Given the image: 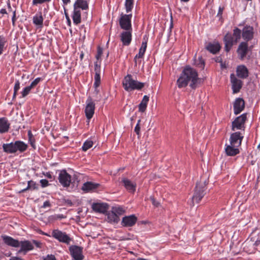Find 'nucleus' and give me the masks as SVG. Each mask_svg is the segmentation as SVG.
Segmentation results:
<instances>
[{"instance_id":"obj_1","label":"nucleus","mask_w":260,"mask_h":260,"mask_svg":"<svg viewBox=\"0 0 260 260\" xmlns=\"http://www.w3.org/2000/svg\"><path fill=\"white\" fill-rule=\"evenodd\" d=\"M188 83L189 86L192 89L196 88L200 83V79L198 78L197 71L189 67H186L182 72L180 77L177 81V84L179 88L186 87Z\"/></svg>"},{"instance_id":"obj_2","label":"nucleus","mask_w":260,"mask_h":260,"mask_svg":"<svg viewBox=\"0 0 260 260\" xmlns=\"http://www.w3.org/2000/svg\"><path fill=\"white\" fill-rule=\"evenodd\" d=\"M208 183V181L205 178H201L200 181L197 183L192 197V206H194L195 203H199L205 195Z\"/></svg>"},{"instance_id":"obj_3","label":"nucleus","mask_w":260,"mask_h":260,"mask_svg":"<svg viewBox=\"0 0 260 260\" xmlns=\"http://www.w3.org/2000/svg\"><path fill=\"white\" fill-rule=\"evenodd\" d=\"M123 87L126 91H130L135 89H141L144 86L143 83L135 80L131 75H127L122 81Z\"/></svg>"},{"instance_id":"obj_4","label":"nucleus","mask_w":260,"mask_h":260,"mask_svg":"<svg viewBox=\"0 0 260 260\" xmlns=\"http://www.w3.org/2000/svg\"><path fill=\"white\" fill-rule=\"evenodd\" d=\"M247 119V113H244L236 119L232 123V129H242L245 128V123Z\"/></svg>"},{"instance_id":"obj_5","label":"nucleus","mask_w":260,"mask_h":260,"mask_svg":"<svg viewBox=\"0 0 260 260\" xmlns=\"http://www.w3.org/2000/svg\"><path fill=\"white\" fill-rule=\"evenodd\" d=\"M251 49L252 46L248 47V43L246 42L240 43L237 50L239 58L241 60H244L248 52L251 51Z\"/></svg>"},{"instance_id":"obj_6","label":"nucleus","mask_w":260,"mask_h":260,"mask_svg":"<svg viewBox=\"0 0 260 260\" xmlns=\"http://www.w3.org/2000/svg\"><path fill=\"white\" fill-rule=\"evenodd\" d=\"M52 236L58 240L59 242L64 243L67 244H70L71 241V238L64 232H62L58 230H55L52 231Z\"/></svg>"},{"instance_id":"obj_7","label":"nucleus","mask_w":260,"mask_h":260,"mask_svg":"<svg viewBox=\"0 0 260 260\" xmlns=\"http://www.w3.org/2000/svg\"><path fill=\"white\" fill-rule=\"evenodd\" d=\"M71 254L74 260H83V248L77 245H72L69 247Z\"/></svg>"},{"instance_id":"obj_8","label":"nucleus","mask_w":260,"mask_h":260,"mask_svg":"<svg viewBox=\"0 0 260 260\" xmlns=\"http://www.w3.org/2000/svg\"><path fill=\"white\" fill-rule=\"evenodd\" d=\"M132 14L122 15L119 20V24L121 28L125 30H132L131 18Z\"/></svg>"},{"instance_id":"obj_9","label":"nucleus","mask_w":260,"mask_h":260,"mask_svg":"<svg viewBox=\"0 0 260 260\" xmlns=\"http://www.w3.org/2000/svg\"><path fill=\"white\" fill-rule=\"evenodd\" d=\"M230 79L233 93L239 92L242 88L243 82L241 80L238 79L234 74H231Z\"/></svg>"},{"instance_id":"obj_10","label":"nucleus","mask_w":260,"mask_h":260,"mask_svg":"<svg viewBox=\"0 0 260 260\" xmlns=\"http://www.w3.org/2000/svg\"><path fill=\"white\" fill-rule=\"evenodd\" d=\"M58 180L63 187H69L71 181V176L66 170H62L59 174Z\"/></svg>"},{"instance_id":"obj_11","label":"nucleus","mask_w":260,"mask_h":260,"mask_svg":"<svg viewBox=\"0 0 260 260\" xmlns=\"http://www.w3.org/2000/svg\"><path fill=\"white\" fill-rule=\"evenodd\" d=\"M243 136L239 132H235L231 135L230 141V144L233 146H240L241 144Z\"/></svg>"},{"instance_id":"obj_12","label":"nucleus","mask_w":260,"mask_h":260,"mask_svg":"<svg viewBox=\"0 0 260 260\" xmlns=\"http://www.w3.org/2000/svg\"><path fill=\"white\" fill-rule=\"evenodd\" d=\"M86 103L87 105L85 109V113L86 118L88 119H90L94 113L95 104L90 98L88 99Z\"/></svg>"},{"instance_id":"obj_13","label":"nucleus","mask_w":260,"mask_h":260,"mask_svg":"<svg viewBox=\"0 0 260 260\" xmlns=\"http://www.w3.org/2000/svg\"><path fill=\"white\" fill-rule=\"evenodd\" d=\"M223 42L224 43V50L228 52L230 51L234 44L235 43L231 34L227 33L223 38Z\"/></svg>"},{"instance_id":"obj_14","label":"nucleus","mask_w":260,"mask_h":260,"mask_svg":"<svg viewBox=\"0 0 260 260\" xmlns=\"http://www.w3.org/2000/svg\"><path fill=\"white\" fill-rule=\"evenodd\" d=\"M245 108V102L242 98H238L234 103V111L235 115L241 112Z\"/></svg>"},{"instance_id":"obj_15","label":"nucleus","mask_w":260,"mask_h":260,"mask_svg":"<svg viewBox=\"0 0 260 260\" xmlns=\"http://www.w3.org/2000/svg\"><path fill=\"white\" fill-rule=\"evenodd\" d=\"M137 218L134 215L126 216L123 217L121 225L124 227H131L135 224Z\"/></svg>"},{"instance_id":"obj_16","label":"nucleus","mask_w":260,"mask_h":260,"mask_svg":"<svg viewBox=\"0 0 260 260\" xmlns=\"http://www.w3.org/2000/svg\"><path fill=\"white\" fill-rule=\"evenodd\" d=\"M92 210L97 213H105L109 209V205L107 203H93L92 205Z\"/></svg>"},{"instance_id":"obj_17","label":"nucleus","mask_w":260,"mask_h":260,"mask_svg":"<svg viewBox=\"0 0 260 260\" xmlns=\"http://www.w3.org/2000/svg\"><path fill=\"white\" fill-rule=\"evenodd\" d=\"M236 75L241 79H246L249 76L248 69L244 65L238 66L236 68Z\"/></svg>"},{"instance_id":"obj_18","label":"nucleus","mask_w":260,"mask_h":260,"mask_svg":"<svg viewBox=\"0 0 260 260\" xmlns=\"http://www.w3.org/2000/svg\"><path fill=\"white\" fill-rule=\"evenodd\" d=\"M120 40L123 45H129L132 41V30L123 31L120 35Z\"/></svg>"},{"instance_id":"obj_19","label":"nucleus","mask_w":260,"mask_h":260,"mask_svg":"<svg viewBox=\"0 0 260 260\" xmlns=\"http://www.w3.org/2000/svg\"><path fill=\"white\" fill-rule=\"evenodd\" d=\"M253 28L250 26H245L242 32V37L244 40L248 41L253 38Z\"/></svg>"},{"instance_id":"obj_20","label":"nucleus","mask_w":260,"mask_h":260,"mask_svg":"<svg viewBox=\"0 0 260 260\" xmlns=\"http://www.w3.org/2000/svg\"><path fill=\"white\" fill-rule=\"evenodd\" d=\"M121 181L123 183L125 188L129 192L134 193L135 191L136 187L135 183H133L131 180L126 178H123Z\"/></svg>"},{"instance_id":"obj_21","label":"nucleus","mask_w":260,"mask_h":260,"mask_svg":"<svg viewBox=\"0 0 260 260\" xmlns=\"http://www.w3.org/2000/svg\"><path fill=\"white\" fill-rule=\"evenodd\" d=\"M225 146V152L228 156H235L240 152L238 146H233L231 144H226Z\"/></svg>"},{"instance_id":"obj_22","label":"nucleus","mask_w":260,"mask_h":260,"mask_svg":"<svg viewBox=\"0 0 260 260\" xmlns=\"http://www.w3.org/2000/svg\"><path fill=\"white\" fill-rule=\"evenodd\" d=\"M2 237L5 243L7 245L14 247H18L20 246V242L19 241L8 236H4Z\"/></svg>"},{"instance_id":"obj_23","label":"nucleus","mask_w":260,"mask_h":260,"mask_svg":"<svg viewBox=\"0 0 260 260\" xmlns=\"http://www.w3.org/2000/svg\"><path fill=\"white\" fill-rule=\"evenodd\" d=\"M10 123L6 118H0V133L3 134L8 132Z\"/></svg>"},{"instance_id":"obj_24","label":"nucleus","mask_w":260,"mask_h":260,"mask_svg":"<svg viewBox=\"0 0 260 260\" xmlns=\"http://www.w3.org/2000/svg\"><path fill=\"white\" fill-rule=\"evenodd\" d=\"M20 246H21V248L18 251L19 253L23 251H24L25 253L26 251L32 250L34 248L32 244L28 241H21L20 243Z\"/></svg>"},{"instance_id":"obj_25","label":"nucleus","mask_w":260,"mask_h":260,"mask_svg":"<svg viewBox=\"0 0 260 260\" xmlns=\"http://www.w3.org/2000/svg\"><path fill=\"white\" fill-rule=\"evenodd\" d=\"M220 46L218 43L212 44L209 43L206 46V49L213 54H216L220 49Z\"/></svg>"},{"instance_id":"obj_26","label":"nucleus","mask_w":260,"mask_h":260,"mask_svg":"<svg viewBox=\"0 0 260 260\" xmlns=\"http://www.w3.org/2000/svg\"><path fill=\"white\" fill-rule=\"evenodd\" d=\"M82 9V10H87L88 8V5L87 2L85 0H76L74 5V9L80 10L79 9Z\"/></svg>"},{"instance_id":"obj_27","label":"nucleus","mask_w":260,"mask_h":260,"mask_svg":"<svg viewBox=\"0 0 260 260\" xmlns=\"http://www.w3.org/2000/svg\"><path fill=\"white\" fill-rule=\"evenodd\" d=\"M100 186V184L95 183L92 182H87L83 184L82 189L84 191H89L97 188Z\"/></svg>"},{"instance_id":"obj_28","label":"nucleus","mask_w":260,"mask_h":260,"mask_svg":"<svg viewBox=\"0 0 260 260\" xmlns=\"http://www.w3.org/2000/svg\"><path fill=\"white\" fill-rule=\"evenodd\" d=\"M3 148L4 152L8 153H13L16 152L15 143L11 142L8 144H4Z\"/></svg>"},{"instance_id":"obj_29","label":"nucleus","mask_w":260,"mask_h":260,"mask_svg":"<svg viewBox=\"0 0 260 260\" xmlns=\"http://www.w3.org/2000/svg\"><path fill=\"white\" fill-rule=\"evenodd\" d=\"M149 98L148 96H147V95L144 96L141 102L140 103V104L139 105V111H140L141 112H144L145 111L146 108H147V103L149 101Z\"/></svg>"},{"instance_id":"obj_30","label":"nucleus","mask_w":260,"mask_h":260,"mask_svg":"<svg viewBox=\"0 0 260 260\" xmlns=\"http://www.w3.org/2000/svg\"><path fill=\"white\" fill-rule=\"evenodd\" d=\"M73 22L75 24H78L81 22V11L80 10L74 9L73 15Z\"/></svg>"},{"instance_id":"obj_31","label":"nucleus","mask_w":260,"mask_h":260,"mask_svg":"<svg viewBox=\"0 0 260 260\" xmlns=\"http://www.w3.org/2000/svg\"><path fill=\"white\" fill-rule=\"evenodd\" d=\"M15 146L16 149V151L18 150L20 152H23L27 148V146L26 144L20 141H16L15 142Z\"/></svg>"},{"instance_id":"obj_32","label":"nucleus","mask_w":260,"mask_h":260,"mask_svg":"<svg viewBox=\"0 0 260 260\" xmlns=\"http://www.w3.org/2000/svg\"><path fill=\"white\" fill-rule=\"evenodd\" d=\"M232 36L234 38L235 43H236L241 38V30L237 27L235 28L233 30V35Z\"/></svg>"},{"instance_id":"obj_33","label":"nucleus","mask_w":260,"mask_h":260,"mask_svg":"<svg viewBox=\"0 0 260 260\" xmlns=\"http://www.w3.org/2000/svg\"><path fill=\"white\" fill-rule=\"evenodd\" d=\"M108 218L111 222L117 223L119 220V218L118 215L115 214L113 211L109 213L108 215Z\"/></svg>"},{"instance_id":"obj_34","label":"nucleus","mask_w":260,"mask_h":260,"mask_svg":"<svg viewBox=\"0 0 260 260\" xmlns=\"http://www.w3.org/2000/svg\"><path fill=\"white\" fill-rule=\"evenodd\" d=\"M38 189V185L36 183V182H35L34 181H32V180H30V181H28V185H27V187L23 189L22 190V192H24L25 191L28 190V189Z\"/></svg>"},{"instance_id":"obj_35","label":"nucleus","mask_w":260,"mask_h":260,"mask_svg":"<svg viewBox=\"0 0 260 260\" xmlns=\"http://www.w3.org/2000/svg\"><path fill=\"white\" fill-rule=\"evenodd\" d=\"M43 18L41 14L36 15L33 18V22L36 25H42L43 24Z\"/></svg>"},{"instance_id":"obj_36","label":"nucleus","mask_w":260,"mask_h":260,"mask_svg":"<svg viewBox=\"0 0 260 260\" xmlns=\"http://www.w3.org/2000/svg\"><path fill=\"white\" fill-rule=\"evenodd\" d=\"M134 0H125V7L127 13L131 11L134 6Z\"/></svg>"},{"instance_id":"obj_37","label":"nucleus","mask_w":260,"mask_h":260,"mask_svg":"<svg viewBox=\"0 0 260 260\" xmlns=\"http://www.w3.org/2000/svg\"><path fill=\"white\" fill-rule=\"evenodd\" d=\"M7 41L5 38L0 36V55L3 53Z\"/></svg>"},{"instance_id":"obj_38","label":"nucleus","mask_w":260,"mask_h":260,"mask_svg":"<svg viewBox=\"0 0 260 260\" xmlns=\"http://www.w3.org/2000/svg\"><path fill=\"white\" fill-rule=\"evenodd\" d=\"M93 145V142L91 140L86 141L82 146V150L84 151H87L88 149L90 148Z\"/></svg>"},{"instance_id":"obj_39","label":"nucleus","mask_w":260,"mask_h":260,"mask_svg":"<svg viewBox=\"0 0 260 260\" xmlns=\"http://www.w3.org/2000/svg\"><path fill=\"white\" fill-rule=\"evenodd\" d=\"M101 84V76L100 75L96 74H95L94 76V86L95 88L98 87Z\"/></svg>"},{"instance_id":"obj_40","label":"nucleus","mask_w":260,"mask_h":260,"mask_svg":"<svg viewBox=\"0 0 260 260\" xmlns=\"http://www.w3.org/2000/svg\"><path fill=\"white\" fill-rule=\"evenodd\" d=\"M145 52V51L143 50H141V49H139V53L136 55V56L134 58V61L135 62L136 64H137V58H142L144 56V54Z\"/></svg>"},{"instance_id":"obj_41","label":"nucleus","mask_w":260,"mask_h":260,"mask_svg":"<svg viewBox=\"0 0 260 260\" xmlns=\"http://www.w3.org/2000/svg\"><path fill=\"white\" fill-rule=\"evenodd\" d=\"M196 64L198 67L201 68V69L204 68L205 62L202 57L199 58V60L197 61Z\"/></svg>"},{"instance_id":"obj_42","label":"nucleus","mask_w":260,"mask_h":260,"mask_svg":"<svg viewBox=\"0 0 260 260\" xmlns=\"http://www.w3.org/2000/svg\"><path fill=\"white\" fill-rule=\"evenodd\" d=\"M113 212L117 214V215H121L122 214H123V213L124 212V210H123V209L122 208H120V207H118V208H115V209H114V210L113 211Z\"/></svg>"},{"instance_id":"obj_43","label":"nucleus","mask_w":260,"mask_h":260,"mask_svg":"<svg viewBox=\"0 0 260 260\" xmlns=\"http://www.w3.org/2000/svg\"><path fill=\"white\" fill-rule=\"evenodd\" d=\"M30 90L26 86L24 88L23 91L21 92L22 97L24 98L28 94Z\"/></svg>"},{"instance_id":"obj_44","label":"nucleus","mask_w":260,"mask_h":260,"mask_svg":"<svg viewBox=\"0 0 260 260\" xmlns=\"http://www.w3.org/2000/svg\"><path fill=\"white\" fill-rule=\"evenodd\" d=\"M94 71L95 74H98L100 75L101 74V67L98 64V62H95L94 63Z\"/></svg>"},{"instance_id":"obj_45","label":"nucleus","mask_w":260,"mask_h":260,"mask_svg":"<svg viewBox=\"0 0 260 260\" xmlns=\"http://www.w3.org/2000/svg\"><path fill=\"white\" fill-rule=\"evenodd\" d=\"M150 201H151L152 202V204L153 205V206H154L155 207H158L159 205H160V203L156 201L155 199L153 197H150Z\"/></svg>"},{"instance_id":"obj_46","label":"nucleus","mask_w":260,"mask_h":260,"mask_svg":"<svg viewBox=\"0 0 260 260\" xmlns=\"http://www.w3.org/2000/svg\"><path fill=\"white\" fill-rule=\"evenodd\" d=\"M102 53H103V49H102V48H101L100 47H99L98 48L97 54L96 55V58L98 60L99 59L101 58Z\"/></svg>"},{"instance_id":"obj_47","label":"nucleus","mask_w":260,"mask_h":260,"mask_svg":"<svg viewBox=\"0 0 260 260\" xmlns=\"http://www.w3.org/2000/svg\"><path fill=\"white\" fill-rule=\"evenodd\" d=\"M50 0H33L32 4L34 5H36L37 4H42L45 2H49Z\"/></svg>"},{"instance_id":"obj_48","label":"nucleus","mask_w":260,"mask_h":260,"mask_svg":"<svg viewBox=\"0 0 260 260\" xmlns=\"http://www.w3.org/2000/svg\"><path fill=\"white\" fill-rule=\"evenodd\" d=\"M40 183L42 187H46L49 185L48 181L46 179H41L40 180Z\"/></svg>"},{"instance_id":"obj_49","label":"nucleus","mask_w":260,"mask_h":260,"mask_svg":"<svg viewBox=\"0 0 260 260\" xmlns=\"http://www.w3.org/2000/svg\"><path fill=\"white\" fill-rule=\"evenodd\" d=\"M20 88V82L19 80H17L15 82L14 87V91H15V92H17L18 90Z\"/></svg>"},{"instance_id":"obj_50","label":"nucleus","mask_w":260,"mask_h":260,"mask_svg":"<svg viewBox=\"0 0 260 260\" xmlns=\"http://www.w3.org/2000/svg\"><path fill=\"white\" fill-rule=\"evenodd\" d=\"M140 122V120H139L138 121V123L135 128V132L136 133V134L137 135H139L140 131V127L139 126Z\"/></svg>"},{"instance_id":"obj_51","label":"nucleus","mask_w":260,"mask_h":260,"mask_svg":"<svg viewBox=\"0 0 260 260\" xmlns=\"http://www.w3.org/2000/svg\"><path fill=\"white\" fill-rule=\"evenodd\" d=\"M41 80V78H37L31 83V84H32V85H34V87H35L40 82Z\"/></svg>"},{"instance_id":"obj_52","label":"nucleus","mask_w":260,"mask_h":260,"mask_svg":"<svg viewBox=\"0 0 260 260\" xmlns=\"http://www.w3.org/2000/svg\"><path fill=\"white\" fill-rule=\"evenodd\" d=\"M15 20H16V11H14L13 13V17L12 18V24L13 26L15 25Z\"/></svg>"},{"instance_id":"obj_53","label":"nucleus","mask_w":260,"mask_h":260,"mask_svg":"<svg viewBox=\"0 0 260 260\" xmlns=\"http://www.w3.org/2000/svg\"><path fill=\"white\" fill-rule=\"evenodd\" d=\"M44 260H56L55 257L53 255H48Z\"/></svg>"},{"instance_id":"obj_54","label":"nucleus","mask_w":260,"mask_h":260,"mask_svg":"<svg viewBox=\"0 0 260 260\" xmlns=\"http://www.w3.org/2000/svg\"><path fill=\"white\" fill-rule=\"evenodd\" d=\"M146 48H147V42H143L142 43L141 47L140 48V49L141 50H143H143L146 51Z\"/></svg>"},{"instance_id":"obj_55","label":"nucleus","mask_w":260,"mask_h":260,"mask_svg":"<svg viewBox=\"0 0 260 260\" xmlns=\"http://www.w3.org/2000/svg\"><path fill=\"white\" fill-rule=\"evenodd\" d=\"M65 15H66V19L67 20V23H68V25L70 26H71V21L70 19V17L69 16H68V14L67 13H65Z\"/></svg>"},{"instance_id":"obj_56","label":"nucleus","mask_w":260,"mask_h":260,"mask_svg":"<svg viewBox=\"0 0 260 260\" xmlns=\"http://www.w3.org/2000/svg\"><path fill=\"white\" fill-rule=\"evenodd\" d=\"M50 206H51V204H50L49 201H46L44 203L42 207L45 208L47 207H50Z\"/></svg>"},{"instance_id":"obj_57","label":"nucleus","mask_w":260,"mask_h":260,"mask_svg":"<svg viewBox=\"0 0 260 260\" xmlns=\"http://www.w3.org/2000/svg\"><path fill=\"white\" fill-rule=\"evenodd\" d=\"M29 141L30 142V144L31 145V146L33 147V148H35V139L34 138H32V139H29Z\"/></svg>"},{"instance_id":"obj_58","label":"nucleus","mask_w":260,"mask_h":260,"mask_svg":"<svg viewBox=\"0 0 260 260\" xmlns=\"http://www.w3.org/2000/svg\"><path fill=\"white\" fill-rule=\"evenodd\" d=\"M223 11V8H222V7H220L219 8V9H218V13H217V16H219V17L221 16V15L222 14Z\"/></svg>"},{"instance_id":"obj_59","label":"nucleus","mask_w":260,"mask_h":260,"mask_svg":"<svg viewBox=\"0 0 260 260\" xmlns=\"http://www.w3.org/2000/svg\"><path fill=\"white\" fill-rule=\"evenodd\" d=\"M254 246L257 247L258 249H260V240H257L255 242L254 244Z\"/></svg>"},{"instance_id":"obj_60","label":"nucleus","mask_w":260,"mask_h":260,"mask_svg":"<svg viewBox=\"0 0 260 260\" xmlns=\"http://www.w3.org/2000/svg\"><path fill=\"white\" fill-rule=\"evenodd\" d=\"M65 203L67 205H69L70 206H72L73 205V203H72V202L71 201V200H65Z\"/></svg>"},{"instance_id":"obj_61","label":"nucleus","mask_w":260,"mask_h":260,"mask_svg":"<svg viewBox=\"0 0 260 260\" xmlns=\"http://www.w3.org/2000/svg\"><path fill=\"white\" fill-rule=\"evenodd\" d=\"M10 260H23L22 258L17 257V256H12Z\"/></svg>"},{"instance_id":"obj_62","label":"nucleus","mask_w":260,"mask_h":260,"mask_svg":"<svg viewBox=\"0 0 260 260\" xmlns=\"http://www.w3.org/2000/svg\"><path fill=\"white\" fill-rule=\"evenodd\" d=\"M63 218V216L62 215H55L53 217V218L55 219H57L58 218Z\"/></svg>"},{"instance_id":"obj_63","label":"nucleus","mask_w":260,"mask_h":260,"mask_svg":"<svg viewBox=\"0 0 260 260\" xmlns=\"http://www.w3.org/2000/svg\"><path fill=\"white\" fill-rule=\"evenodd\" d=\"M28 139H32V138H34L33 135L32 134V133H31L30 131H29L28 132Z\"/></svg>"},{"instance_id":"obj_64","label":"nucleus","mask_w":260,"mask_h":260,"mask_svg":"<svg viewBox=\"0 0 260 260\" xmlns=\"http://www.w3.org/2000/svg\"><path fill=\"white\" fill-rule=\"evenodd\" d=\"M0 12H1V13H2V14H6V13H7V11H6V9H2L1 10Z\"/></svg>"}]
</instances>
